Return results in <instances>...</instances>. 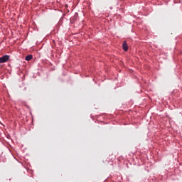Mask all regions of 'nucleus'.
Segmentation results:
<instances>
[{
  "mask_svg": "<svg viewBox=\"0 0 182 182\" xmlns=\"http://www.w3.org/2000/svg\"><path fill=\"white\" fill-rule=\"evenodd\" d=\"M122 48L124 52H127V50H129V46H127V42L126 41L123 42Z\"/></svg>",
  "mask_w": 182,
  "mask_h": 182,
  "instance_id": "obj_2",
  "label": "nucleus"
},
{
  "mask_svg": "<svg viewBox=\"0 0 182 182\" xmlns=\"http://www.w3.org/2000/svg\"><path fill=\"white\" fill-rule=\"evenodd\" d=\"M32 58H33L32 55H28L26 56V60L27 61L31 60Z\"/></svg>",
  "mask_w": 182,
  "mask_h": 182,
  "instance_id": "obj_3",
  "label": "nucleus"
},
{
  "mask_svg": "<svg viewBox=\"0 0 182 182\" xmlns=\"http://www.w3.org/2000/svg\"><path fill=\"white\" fill-rule=\"evenodd\" d=\"M9 60V55H6L0 58V63H5V62H8Z\"/></svg>",
  "mask_w": 182,
  "mask_h": 182,
  "instance_id": "obj_1",
  "label": "nucleus"
}]
</instances>
